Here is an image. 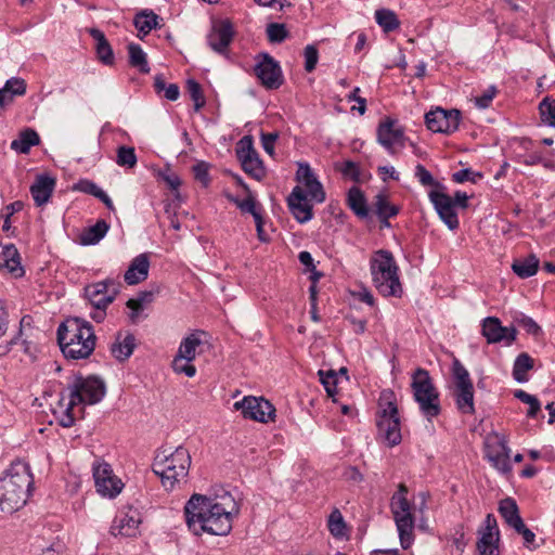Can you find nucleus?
Listing matches in <instances>:
<instances>
[{
  "instance_id": "nucleus-1",
  "label": "nucleus",
  "mask_w": 555,
  "mask_h": 555,
  "mask_svg": "<svg viewBox=\"0 0 555 555\" xmlns=\"http://www.w3.org/2000/svg\"><path fill=\"white\" fill-rule=\"evenodd\" d=\"M237 512L230 493L215 498L195 493L184 506L186 525L195 535L203 532L227 535L232 529L233 514Z\"/></svg>"
},
{
  "instance_id": "nucleus-2",
  "label": "nucleus",
  "mask_w": 555,
  "mask_h": 555,
  "mask_svg": "<svg viewBox=\"0 0 555 555\" xmlns=\"http://www.w3.org/2000/svg\"><path fill=\"white\" fill-rule=\"evenodd\" d=\"M34 486L30 467L23 461H16L0 478V513L11 515L22 508Z\"/></svg>"
},
{
  "instance_id": "nucleus-3",
  "label": "nucleus",
  "mask_w": 555,
  "mask_h": 555,
  "mask_svg": "<svg viewBox=\"0 0 555 555\" xmlns=\"http://www.w3.org/2000/svg\"><path fill=\"white\" fill-rule=\"evenodd\" d=\"M67 390L68 400L66 401V396L64 392H61V398L57 402L62 412L60 425L65 428L72 427L75 424L76 405L86 403L95 404L103 399L105 395V384L95 376L85 378L81 375H75L67 386Z\"/></svg>"
},
{
  "instance_id": "nucleus-4",
  "label": "nucleus",
  "mask_w": 555,
  "mask_h": 555,
  "mask_svg": "<svg viewBox=\"0 0 555 555\" xmlns=\"http://www.w3.org/2000/svg\"><path fill=\"white\" fill-rule=\"evenodd\" d=\"M93 326L80 318H72L57 328V343L65 358L87 359L94 350Z\"/></svg>"
},
{
  "instance_id": "nucleus-5",
  "label": "nucleus",
  "mask_w": 555,
  "mask_h": 555,
  "mask_svg": "<svg viewBox=\"0 0 555 555\" xmlns=\"http://www.w3.org/2000/svg\"><path fill=\"white\" fill-rule=\"evenodd\" d=\"M191 465V455L183 447L167 454L166 450L159 451L152 464V470L160 478L166 490H172L177 483L185 481Z\"/></svg>"
},
{
  "instance_id": "nucleus-6",
  "label": "nucleus",
  "mask_w": 555,
  "mask_h": 555,
  "mask_svg": "<svg viewBox=\"0 0 555 555\" xmlns=\"http://www.w3.org/2000/svg\"><path fill=\"white\" fill-rule=\"evenodd\" d=\"M398 266L392 254L386 249L377 250L370 261L372 281L378 293L385 297H400L402 287L398 275Z\"/></svg>"
},
{
  "instance_id": "nucleus-7",
  "label": "nucleus",
  "mask_w": 555,
  "mask_h": 555,
  "mask_svg": "<svg viewBox=\"0 0 555 555\" xmlns=\"http://www.w3.org/2000/svg\"><path fill=\"white\" fill-rule=\"evenodd\" d=\"M379 408L376 420L378 434L389 447H395L401 442L402 436L399 411L391 390L382 392Z\"/></svg>"
},
{
  "instance_id": "nucleus-8",
  "label": "nucleus",
  "mask_w": 555,
  "mask_h": 555,
  "mask_svg": "<svg viewBox=\"0 0 555 555\" xmlns=\"http://www.w3.org/2000/svg\"><path fill=\"white\" fill-rule=\"evenodd\" d=\"M412 389L415 401L420 405L421 412L427 420H431L440 414L439 392L436 389L433 379L425 369L418 367L412 379Z\"/></svg>"
},
{
  "instance_id": "nucleus-9",
  "label": "nucleus",
  "mask_w": 555,
  "mask_h": 555,
  "mask_svg": "<svg viewBox=\"0 0 555 555\" xmlns=\"http://www.w3.org/2000/svg\"><path fill=\"white\" fill-rule=\"evenodd\" d=\"M452 397L457 410L463 414H474V385L469 372L462 362L454 358L451 367Z\"/></svg>"
},
{
  "instance_id": "nucleus-10",
  "label": "nucleus",
  "mask_w": 555,
  "mask_h": 555,
  "mask_svg": "<svg viewBox=\"0 0 555 555\" xmlns=\"http://www.w3.org/2000/svg\"><path fill=\"white\" fill-rule=\"evenodd\" d=\"M390 507L398 529L400 544L403 550H406L414 541L413 529L415 519L411 512V504L406 496L393 494Z\"/></svg>"
},
{
  "instance_id": "nucleus-11",
  "label": "nucleus",
  "mask_w": 555,
  "mask_h": 555,
  "mask_svg": "<svg viewBox=\"0 0 555 555\" xmlns=\"http://www.w3.org/2000/svg\"><path fill=\"white\" fill-rule=\"evenodd\" d=\"M487 460L500 473L507 475L512 473L513 466L509 460L511 449L507 440L500 434L489 436L485 443Z\"/></svg>"
},
{
  "instance_id": "nucleus-12",
  "label": "nucleus",
  "mask_w": 555,
  "mask_h": 555,
  "mask_svg": "<svg viewBox=\"0 0 555 555\" xmlns=\"http://www.w3.org/2000/svg\"><path fill=\"white\" fill-rule=\"evenodd\" d=\"M236 411H241L244 418L268 423L274 421L275 408L273 404L260 397L247 396L233 404Z\"/></svg>"
},
{
  "instance_id": "nucleus-13",
  "label": "nucleus",
  "mask_w": 555,
  "mask_h": 555,
  "mask_svg": "<svg viewBox=\"0 0 555 555\" xmlns=\"http://www.w3.org/2000/svg\"><path fill=\"white\" fill-rule=\"evenodd\" d=\"M93 479L99 494L113 499L122 490L124 483L114 475L112 466L106 462H96L92 466Z\"/></svg>"
},
{
  "instance_id": "nucleus-14",
  "label": "nucleus",
  "mask_w": 555,
  "mask_h": 555,
  "mask_svg": "<svg viewBox=\"0 0 555 555\" xmlns=\"http://www.w3.org/2000/svg\"><path fill=\"white\" fill-rule=\"evenodd\" d=\"M461 112L437 107L425 114V122L429 130L440 133H453L459 129Z\"/></svg>"
},
{
  "instance_id": "nucleus-15",
  "label": "nucleus",
  "mask_w": 555,
  "mask_h": 555,
  "mask_svg": "<svg viewBox=\"0 0 555 555\" xmlns=\"http://www.w3.org/2000/svg\"><path fill=\"white\" fill-rule=\"evenodd\" d=\"M376 134L377 142L390 154L396 153L397 146L401 149L404 146L403 128L390 117H386L378 124Z\"/></svg>"
},
{
  "instance_id": "nucleus-16",
  "label": "nucleus",
  "mask_w": 555,
  "mask_h": 555,
  "mask_svg": "<svg viewBox=\"0 0 555 555\" xmlns=\"http://www.w3.org/2000/svg\"><path fill=\"white\" fill-rule=\"evenodd\" d=\"M119 293V285L105 280L85 287V296L93 308H107Z\"/></svg>"
},
{
  "instance_id": "nucleus-17",
  "label": "nucleus",
  "mask_w": 555,
  "mask_h": 555,
  "mask_svg": "<svg viewBox=\"0 0 555 555\" xmlns=\"http://www.w3.org/2000/svg\"><path fill=\"white\" fill-rule=\"evenodd\" d=\"M255 75L267 89H278L283 83L280 64L268 53L261 54V60L255 66Z\"/></svg>"
},
{
  "instance_id": "nucleus-18",
  "label": "nucleus",
  "mask_w": 555,
  "mask_h": 555,
  "mask_svg": "<svg viewBox=\"0 0 555 555\" xmlns=\"http://www.w3.org/2000/svg\"><path fill=\"white\" fill-rule=\"evenodd\" d=\"M438 216L450 230H456L460 225L454 202L450 195L438 190H431L428 194Z\"/></svg>"
},
{
  "instance_id": "nucleus-19",
  "label": "nucleus",
  "mask_w": 555,
  "mask_h": 555,
  "mask_svg": "<svg viewBox=\"0 0 555 555\" xmlns=\"http://www.w3.org/2000/svg\"><path fill=\"white\" fill-rule=\"evenodd\" d=\"M481 334L488 344L504 341L509 346L516 339L517 331L513 326H503L496 317H487L482 320Z\"/></svg>"
},
{
  "instance_id": "nucleus-20",
  "label": "nucleus",
  "mask_w": 555,
  "mask_h": 555,
  "mask_svg": "<svg viewBox=\"0 0 555 555\" xmlns=\"http://www.w3.org/2000/svg\"><path fill=\"white\" fill-rule=\"evenodd\" d=\"M234 37L233 26L230 21H220L215 24L207 36L208 46L223 56H228V48Z\"/></svg>"
},
{
  "instance_id": "nucleus-21",
  "label": "nucleus",
  "mask_w": 555,
  "mask_h": 555,
  "mask_svg": "<svg viewBox=\"0 0 555 555\" xmlns=\"http://www.w3.org/2000/svg\"><path fill=\"white\" fill-rule=\"evenodd\" d=\"M288 208L299 223H306L313 218L312 205L307 202V194L300 186H295L287 197Z\"/></svg>"
},
{
  "instance_id": "nucleus-22",
  "label": "nucleus",
  "mask_w": 555,
  "mask_h": 555,
  "mask_svg": "<svg viewBox=\"0 0 555 555\" xmlns=\"http://www.w3.org/2000/svg\"><path fill=\"white\" fill-rule=\"evenodd\" d=\"M296 178L299 182L304 183L308 195L317 203L325 201V192L321 182L317 179L308 164H299L296 172Z\"/></svg>"
},
{
  "instance_id": "nucleus-23",
  "label": "nucleus",
  "mask_w": 555,
  "mask_h": 555,
  "mask_svg": "<svg viewBox=\"0 0 555 555\" xmlns=\"http://www.w3.org/2000/svg\"><path fill=\"white\" fill-rule=\"evenodd\" d=\"M54 178L47 175L38 176L34 184L30 186V194L34 198L35 204L37 206H42L47 204L54 191Z\"/></svg>"
},
{
  "instance_id": "nucleus-24",
  "label": "nucleus",
  "mask_w": 555,
  "mask_h": 555,
  "mask_svg": "<svg viewBox=\"0 0 555 555\" xmlns=\"http://www.w3.org/2000/svg\"><path fill=\"white\" fill-rule=\"evenodd\" d=\"M150 260L146 254H141L133 258L124 279L128 285H135L147 279Z\"/></svg>"
},
{
  "instance_id": "nucleus-25",
  "label": "nucleus",
  "mask_w": 555,
  "mask_h": 555,
  "mask_svg": "<svg viewBox=\"0 0 555 555\" xmlns=\"http://www.w3.org/2000/svg\"><path fill=\"white\" fill-rule=\"evenodd\" d=\"M135 346V337L133 334L129 332H118L115 341L111 346V352L116 360L122 362L132 354Z\"/></svg>"
},
{
  "instance_id": "nucleus-26",
  "label": "nucleus",
  "mask_w": 555,
  "mask_h": 555,
  "mask_svg": "<svg viewBox=\"0 0 555 555\" xmlns=\"http://www.w3.org/2000/svg\"><path fill=\"white\" fill-rule=\"evenodd\" d=\"M138 513L120 514L115 517L111 531L114 535L134 537L139 529Z\"/></svg>"
},
{
  "instance_id": "nucleus-27",
  "label": "nucleus",
  "mask_w": 555,
  "mask_h": 555,
  "mask_svg": "<svg viewBox=\"0 0 555 555\" xmlns=\"http://www.w3.org/2000/svg\"><path fill=\"white\" fill-rule=\"evenodd\" d=\"M0 268H5L14 276H22L24 269L21 266V257L14 244H8L0 251Z\"/></svg>"
},
{
  "instance_id": "nucleus-28",
  "label": "nucleus",
  "mask_w": 555,
  "mask_h": 555,
  "mask_svg": "<svg viewBox=\"0 0 555 555\" xmlns=\"http://www.w3.org/2000/svg\"><path fill=\"white\" fill-rule=\"evenodd\" d=\"M348 207L361 220H366L371 217L370 208L364 193L358 186H352L347 193Z\"/></svg>"
},
{
  "instance_id": "nucleus-29",
  "label": "nucleus",
  "mask_w": 555,
  "mask_h": 555,
  "mask_svg": "<svg viewBox=\"0 0 555 555\" xmlns=\"http://www.w3.org/2000/svg\"><path fill=\"white\" fill-rule=\"evenodd\" d=\"M90 35L96 42L95 50L99 60L105 65H113L114 52L103 31L92 28Z\"/></svg>"
},
{
  "instance_id": "nucleus-30",
  "label": "nucleus",
  "mask_w": 555,
  "mask_h": 555,
  "mask_svg": "<svg viewBox=\"0 0 555 555\" xmlns=\"http://www.w3.org/2000/svg\"><path fill=\"white\" fill-rule=\"evenodd\" d=\"M40 143V137L36 130L31 128H25L18 134V137L11 142V149L22 153H29L33 146H36Z\"/></svg>"
},
{
  "instance_id": "nucleus-31",
  "label": "nucleus",
  "mask_w": 555,
  "mask_h": 555,
  "mask_svg": "<svg viewBox=\"0 0 555 555\" xmlns=\"http://www.w3.org/2000/svg\"><path fill=\"white\" fill-rule=\"evenodd\" d=\"M109 229L108 223L100 219L95 224L86 228L79 235V243L81 245H94L98 244L107 233Z\"/></svg>"
},
{
  "instance_id": "nucleus-32",
  "label": "nucleus",
  "mask_w": 555,
  "mask_h": 555,
  "mask_svg": "<svg viewBox=\"0 0 555 555\" xmlns=\"http://www.w3.org/2000/svg\"><path fill=\"white\" fill-rule=\"evenodd\" d=\"M499 513L505 522L512 528L522 526V518L519 515V509L516 501L513 498H505L499 503Z\"/></svg>"
},
{
  "instance_id": "nucleus-33",
  "label": "nucleus",
  "mask_w": 555,
  "mask_h": 555,
  "mask_svg": "<svg viewBox=\"0 0 555 555\" xmlns=\"http://www.w3.org/2000/svg\"><path fill=\"white\" fill-rule=\"evenodd\" d=\"M372 211L377 216V218H392L400 212V207L391 204L386 194L378 193L374 196Z\"/></svg>"
},
{
  "instance_id": "nucleus-34",
  "label": "nucleus",
  "mask_w": 555,
  "mask_h": 555,
  "mask_svg": "<svg viewBox=\"0 0 555 555\" xmlns=\"http://www.w3.org/2000/svg\"><path fill=\"white\" fill-rule=\"evenodd\" d=\"M201 333L202 332L197 331L183 338L175 358L193 361L196 358V349L202 344L199 338Z\"/></svg>"
},
{
  "instance_id": "nucleus-35",
  "label": "nucleus",
  "mask_w": 555,
  "mask_h": 555,
  "mask_svg": "<svg viewBox=\"0 0 555 555\" xmlns=\"http://www.w3.org/2000/svg\"><path fill=\"white\" fill-rule=\"evenodd\" d=\"M539 269V259L534 255H529L524 259H516L512 264L513 272L520 279L533 276Z\"/></svg>"
},
{
  "instance_id": "nucleus-36",
  "label": "nucleus",
  "mask_w": 555,
  "mask_h": 555,
  "mask_svg": "<svg viewBox=\"0 0 555 555\" xmlns=\"http://www.w3.org/2000/svg\"><path fill=\"white\" fill-rule=\"evenodd\" d=\"M375 21L384 33H392L400 27L397 14L390 9H378L375 11Z\"/></svg>"
},
{
  "instance_id": "nucleus-37",
  "label": "nucleus",
  "mask_w": 555,
  "mask_h": 555,
  "mask_svg": "<svg viewBox=\"0 0 555 555\" xmlns=\"http://www.w3.org/2000/svg\"><path fill=\"white\" fill-rule=\"evenodd\" d=\"M533 369V359L527 353H519L514 362L513 377L518 383L528 380L527 372Z\"/></svg>"
},
{
  "instance_id": "nucleus-38",
  "label": "nucleus",
  "mask_w": 555,
  "mask_h": 555,
  "mask_svg": "<svg viewBox=\"0 0 555 555\" xmlns=\"http://www.w3.org/2000/svg\"><path fill=\"white\" fill-rule=\"evenodd\" d=\"M158 20L159 16L153 11H142L134 16L133 24L140 33L146 35L152 29L159 27Z\"/></svg>"
},
{
  "instance_id": "nucleus-39",
  "label": "nucleus",
  "mask_w": 555,
  "mask_h": 555,
  "mask_svg": "<svg viewBox=\"0 0 555 555\" xmlns=\"http://www.w3.org/2000/svg\"><path fill=\"white\" fill-rule=\"evenodd\" d=\"M129 64L138 68L140 73L147 74L150 72L146 53L137 43H130L128 46Z\"/></svg>"
},
{
  "instance_id": "nucleus-40",
  "label": "nucleus",
  "mask_w": 555,
  "mask_h": 555,
  "mask_svg": "<svg viewBox=\"0 0 555 555\" xmlns=\"http://www.w3.org/2000/svg\"><path fill=\"white\" fill-rule=\"evenodd\" d=\"M242 168L247 175L258 181L266 175L262 160L259 158L258 153L251 157L247 156L246 159L242 162Z\"/></svg>"
},
{
  "instance_id": "nucleus-41",
  "label": "nucleus",
  "mask_w": 555,
  "mask_h": 555,
  "mask_svg": "<svg viewBox=\"0 0 555 555\" xmlns=\"http://www.w3.org/2000/svg\"><path fill=\"white\" fill-rule=\"evenodd\" d=\"M499 537L491 533H482L477 542L479 555H499Z\"/></svg>"
},
{
  "instance_id": "nucleus-42",
  "label": "nucleus",
  "mask_w": 555,
  "mask_h": 555,
  "mask_svg": "<svg viewBox=\"0 0 555 555\" xmlns=\"http://www.w3.org/2000/svg\"><path fill=\"white\" fill-rule=\"evenodd\" d=\"M539 112L541 120L551 126L555 127V100L546 96L539 103Z\"/></svg>"
},
{
  "instance_id": "nucleus-43",
  "label": "nucleus",
  "mask_w": 555,
  "mask_h": 555,
  "mask_svg": "<svg viewBox=\"0 0 555 555\" xmlns=\"http://www.w3.org/2000/svg\"><path fill=\"white\" fill-rule=\"evenodd\" d=\"M186 89L192 101L194 102V111H201L206 104L201 85L194 79H188Z\"/></svg>"
},
{
  "instance_id": "nucleus-44",
  "label": "nucleus",
  "mask_w": 555,
  "mask_h": 555,
  "mask_svg": "<svg viewBox=\"0 0 555 555\" xmlns=\"http://www.w3.org/2000/svg\"><path fill=\"white\" fill-rule=\"evenodd\" d=\"M514 396H515V398H517L521 402H524L527 405H529V410L527 412V415L529 417H535L538 415V413L541 410V404H540V401L538 400V398L535 396H532V395L526 392L522 389H517L514 392Z\"/></svg>"
},
{
  "instance_id": "nucleus-45",
  "label": "nucleus",
  "mask_w": 555,
  "mask_h": 555,
  "mask_svg": "<svg viewBox=\"0 0 555 555\" xmlns=\"http://www.w3.org/2000/svg\"><path fill=\"white\" fill-rule=\"evenodd\" d=\"M116 163L121 167L132 168L137 164V155L133 147L119 146Z\"/></svg>"
},
{
  "instance_id": "nucleus-46",
  "label": "nucleus",
  "mask_w": 555,
  "mask_h": 555,
  "mask_svg": "<svg viewBox=\"0 0 555 555\" xmlns=\"http://www.w3.org/2000/svg\"><path fill=\"white\" fill-rule=\"evenodd\" d=\"M267 36L270 42L281 43L288 37V30L284 24L270 23L267 26Z\"/></svg>"
},
{
  "instance_id": "nucleus-47",
  "label": "nucleus",
  "mask_w": 555,
  "mask_h": 555,
  "mask_svg": "<svg viewBox=\"0 0 555 555\" xmlns=\"http://www.w3.org/2000/svg\"><path fill=\"white\" fill-rule=\"evenodd\" d=\"M209 169H210V164H208L204 160L197 162L192 167V171H193L195 180L197 182H199L202 184V186H204V188H207L211 182V179L209 176Z\"/></svg>"
},
{
  "instance_id": "nucleus-48",
  "label": "nucleus",
  "mask_w": 555,
  "mask_h": 555,
  "mask_svg": "<svg viewBox=\"0 0 555 555\" xmlns=\"http://www.w3.org/2000/svg\"><path fill=\"white\" fill-rule=\"evenodd\" d=\"M514 321L521 326L528 334L539 336L542 334L541 326L530 317L519 313L514 318Z\"/></svg>"
},
{
  "instance_id": "nucleus-49",
  "label": "nucleus",
  "mask_w": 555,
  "mask_h": 555,
  "mask_svg": "<svg viewBox=\"0 0 555 555\" xmlns=\"http://www.w3.org/2000/svg\"><path fill=\"white\" fill-rule=\"evenodd\" d=\"M345 527L341 513L338 509L333 511L328 517V529L334 537H341L344 535Z\"/></svg>"
},
{
  "instance_id": "nucleus-50",
  "label": "nucleus",
  "mask_w": 555,
  "mask_h": 555,
  "mask_svg": "<svg viewBox=\"0 0 555 555\" xmlns=\"http://www.w3.org/2000/svg\"><path fill=\"white\" fill-rule=\"evenodd\" d=\"M320 380L323 384L328 396L333 397L336 393L337 374L335 371L330 370L326 373L319 371Z\"/></svg>"
},
{
  "instance_id": "nucleus-51",
  "label": "nucleus",
  "mask_w": 555,
  "mask_h": 555,
  "mask_svg": "<svg viewBox=\"0 0 555 555\" xmlns=\"http://www.w3.org/2000/svg\"><path fill=\"white\" fill-rule=\"evenodd\" d=\"M415 177L424 186L443 188L439 182H437L434 179L433 175L421 164H417L415 167Z\"/></svg>"
},
{
  "instance_id": "nucleus-52",
  "label": "nucleus",
  "mask_w": 555,
  "mask_h": 555,
  "mask_svg": "<svg viewBox=\"0 0 555 555\" xmlns=\"http://www.w3.org/2000/svg\"><path fill=\"white\" fill-rule=\"evenodd\" d=\"M191 362L185 361V359L173 358L172 370L177 374H185L188 377H193L196 374V367Z\"/></svg>"
},
{
  "instance_id": "nucleus-53",
  "label": "nucleus",
  "mask_w": 555,
  "mask_h": 555,
  "mask_svg": "<svg viewBox=\"0 0 555 555\" xmlns=\"http://www.w3.org/2000/svg\"><path fill=\"white\" fill-rule=\"evenodd\" d=\"M305 55V69L311 73L315 69L319 60V51L313 44H308L304 51Z\"/></svg>"
},
{
  "instance_id": "nucleus-54",
  "label": "nucleus",
  "mask_w": 555,
  "mask_h": 555,
  "mask_svg": "<svg viewBox=\"0 0 555 555\" xmlns=\"http://www.w3.org/2000/svg\"><path fill=\"white\" fill-rule=\"evenodd\" d=\"M498 93L495 86H489L479 96L475 98V104L479 108H488Z\"/></svg>"
},
{
  "instance_id": "nucleus-55",
  "label": "nucleus",
  "mask_w": 555,
  "mask_h": 555,
  "mask_svg": "<svg viewBox=\"0 0 555 555\" xmlns=\"http://www.w3.org/2000/svg\"><path fill=\"white\" fill-rule=\"evenodd\" d=\"M236 154L241 163L246 159L247 156L251 157L257 154L250 138L245 137L238 142Z\"/></svg>"
},
{
  "instance_id": "nucleus-56",
  "label": "nucleus",
  "mask_w": 555,
  "mask_h": 555,
  "mask_svg": "<svg viewBox=\"0 0 555 555\" xmlns=\"http://www.w3.org/2000/svg\"><path fill=\"white\" fill-rule=\"evenodd\" d=\"M481 177V173L475 172L470 168H465L454 172L452 175V180L456 183H464L466 181L476 183L477 179H480Z\"/></svg>"
},
{
  "instance_id": "nucleus-57",
  "label": "nucleus",
  "mask_w": 555,
  "mask_h": 555,
  "mask_svg": "<svg viewBox=\"0 0 555 555\" xmlns=\"http://www.w3.org/2000/svg\"><path fill=\"white\" fill-rule=\"evenodd\" d=\"M11 94L14 95H24L26 92V82L22 78H10L7 80L4 87Z\"/></svg>"
},
{
  "instance_id": "nucleus-58",
  "label": "nucleus",
  "mask_w": 555,
  "mask_h": 555,
  "mask_svg": "<svg viewBox=\"0 0 555 555\" xmlns=\"http://www.w3.org/2000/svg\"><path fill=\"white\" fill-rule=\"evenodd\" d=\"M278 138V132H262L260 135L263 150L271 156L274 154V143Z\"/></svg>"
},
{
  "instance_id": "nucleus-59",
  "label": "nucleus",
  "mask_w": 555,
  "mask_h": 555,
  "mask_svg": "<svg viewBox=\"0 0 555 555\" xmlns=\"http://www.w3.org/2000/svg\"><path fill=\"white\" fill-rule=\"evenodd\" d=\"M237 208L242 211V212H247V214H250V215H254L257 210H259L261 207L260 205L256 202V199L254 198V196L249 193L248 196L242 201V203H237Z\"/></svg>"
},
{
  "instance_id": "nucleus-60",
  "label": "nucleus",
  "mask_w": 555,
  "mask_h": 555,
  "mask_svg": "<svg viewBox=\"0 0 555 555\" xmlns=\"http://www.w3.org/2000/svg\"><path fill=\"white\" fill-rule=\"evenodd\" d=\"M360 88L356 87L351 93L347 96L348 101H354L358 106H353L352 109H357L360 115H363L366 111V100L359 95Z\"/></svg>"
},
{
  "instance_id": "nucleus-61",
  "label": "nucleus",
  "mask_w": 555,
  "mask_h": 555,
  "mask_svg": "<svg viewBox=\"0 0 555 555\" xmlns=\"http://www.w3.org/2000/svg\"><path fill=\"white\" fill-rule=\"evenodd\" d=\"M514 529L517 533L522 535L524 544L526 547H528V548L534 547L533 543H534L535 534L530 529H528L526 527L524 521H522V526L521 525L517 526Z\"/></svg>"
},
{
  "instance_id": "nucleus-62",
  "label": "nucleus",
  "mask_w": 555,
  "mask_h": 555,
  "mask_svg": "<svg viewBox=\"0 0 555 555\" xmlns=\"http://www.w3.org/2000/svg\"><path fill=\"white\" fill-rule=\"evenodd\" d=\"M77 189L86 194H90L94 197H98V194L103 190L99 188L94 182L90 180H81L77 184Z\"/></svg>"
},
{
  "instance_id": "nucleus-63",
  "label": "nucleus",
  "mask_w": 555,
  "mask_h": 555,
  "mask_svg": "<svg viewBox=\"0 0 555 555\" xmlns=\"http://www.w3.org/2000/svg\"><path fill=\"white\" fill-rule=\"evenodd\" d=\"M482 533H491L494 537L500 538V531L496 522V518L493 514H488L485 519V531Z\"/></svg>"
},
{
  "instance_id": "nucleus-64",
  "label": "nucleus",
  "mask_w": 555,
  "mask_h": 555,
  "mask_svg": "<svg viewBox=\"0 0 555 555\" xmlns=\"http://www.w3.org/2000/svg\"><path fill=\"white\" fill-rule=\"evenodd\" d=\"M341 172H343V175L350 177L354 181L359 180V176H360L359 167L357 166L356 163H353L351 160H347L344 163Z\"/></svg>"
}]
</instances>
